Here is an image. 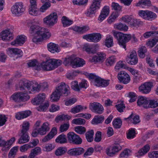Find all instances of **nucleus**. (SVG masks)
Here are the masks:
<instances>
[{
	"mask_svg": "<svg viewBox=\"0 0 158 158\" xmlns=\"http://www.w3.org/2000/svg\"><path fill=\"white\" fill-rule=\"evenodd\" d=\"M29 32L33 35L32 41L35 43L48 40L52 35L49 29L37 25L31 26L30 27Z\"/></svg>",
	"mask_w": 158,
	"mask_h": 158,
	"instance_id": "f257e3e1",
	"label": "nucleus"
},
{
	"mask_svg": "<svg viewBox=\"0 0 158 158\" xmlns=\"http://www.w3.org/2000/svg\"><path fill=\"white\" fill-rule=\"evenodd\" d=\"M48 84L44 82L39 85L35 81H29L28 80L20 81L17 85V87L20 90H25L27 92L31 93L34 91H38L41 87L43 89L47 88Z\"/></svg>",
	"mask_w": 158,
	"mask_h": 158,
	"instance_id": "f03ea898",
	"label": "nucleus"
},
{
	"mask_svg": "<svg viewBox=\"0 0 158 158\" xmlns=\"http://www.w3.org/2000/svg\"><path fill=\"white\" fill-rule=\"evenodd\" d=\"M69 86L64 82L59 83L56 87V89L50 96V100L52 102H56L59 100L61 96L70 93Z\"/></svg>",
	"mask_w": 158,
	"mask_h": 158,
	"instance_id": "7ed1b4c3",
	"label": "nucleus"
},
{
	"mask_svg": "<svg viewBox=\"0 0 158 158\" xmlns=\"http://www.w3.org/2000/svg\"><path fill=\"white\" fill-rule=\"evenodd\" d=\"M112 33L114 37L117 39L118 44L126 50H127L126 43L131 39L132 36L131 35L124 34L114 30L112 31Z\"/></svg>",
	"mask_w": 158,
	"mask_h": 158,
	"instance_id": "20e7f679",
	"label": "nucleus"
},
{
	"mask_svg": "<svg viewBox=\"0 0 158 158\" xmlns=\"http://www.w3.org/2000/svg\"><path fill=\"white\" fill-rule=\"evenodd\" d=\"M60 60L51 59L42 62L41 64L42 68L46 71H51L57 68L62 64Z\"/></svg>",
	"mask_w": 158,
	"mask_h": 158,
	"instance_id": "39448f33",
	"label": "nucleus"
},
{
	"mask_svg": "<svg viewBox=\"0 0 158 158\" xmlns=\"http://www.w3.org/2000/svg\"><path fill=\"white\" fill-rule=\"evenodd\" d=\"M50 125L48 122L44 123L41 125L40 127L37 129H35L32 131L31 135L32 137H35L39 134L43 135H45L47 132L50 129Z\"/></svg>",
	"mask_w": 158,
	"mask_h": 158,
	"instance_id": "423d86ee",
	"label": "nucleus"
},
{
	"mask_svg": "<svg viewBox=\"0 0 158 158\" xmlns=\"http://www.w3.org/2000/svg\"><path fill=\"white\" fill-rule=\"evenodd\" d=\"M58 21V16L56 13L53 12L44 19L43 22L45 24L52 26L57 23Z\"/></svg>",
	"mask_w": 158,
	"mask_h": 158,
	"instance_id": "0eeeda50",
	"label": "nucleus"
},
{
	"mask_svg": "<svg viewBox=\"0 0 158 158\" xmlns=\"http://www.w3.org/2000/svg\"><path fill=\"white\" fill-rule=\"evenodd\" d=\"M29 98L30 97L26 93L19 92L13 94L10 99L15 102H20L27 101Z\"/></svg>",
	"mask_w": 158,
	"mask_h": 158,
	"instance_id": "6e6552de",
	"label": "nucleus"
},
{
	"mask_svg": "<svg viewBox=\"0 0 158 158\" xmlns=\"http://www.w3.org/2000/svg\"><path fill=\"white\" fill-rule=\"evenodd\" d=\"M7 53L9 56L15 60L22 56L23 52L20 49L17 48H8L7 50Z\"/></svg>",
	"mask_w": 158,
	"mask_h": 158,
	"instance_id": "1a4fd4ad",
	"label": "nucleus"
},
{
	"mask_svg": "<svg viewBox=\"0 0 158 158\" xmlns=\"http://www.w3.org/2000/svg\"><path fill=\"white\" fill-rule=\"evenodd\" d=\"M69 141L76 144H80L82 142V139L80 136L73 132H69L67 135Z\"/></svg>",
	"mask_w": 158,
	"mask_h": 158,
	"instance_id": "9d476101",
	"label": "nucleus"
},
{
	"mask_svg": "<svg viewBox=\"0 0 158 158\" xmlns=\"http://www.w3.org/2000/svg\"><path fill=\"white\" fill-rule=\"evenodd\" d=\"M153 86V83L152 82H146L141 84L139 88V91L143 94H148L151 90Z\"/></svg>",
	"mask_w": 158,
	"mask_h": 158,
	"instance_id": "9b49d317",
	"label": "nucleus"
},
{
	"mask_svg": "<svg viewBox=\"0 0 158 158\" xmlns=\"http://www.w3.org/2000/svg\"><path fill=\"white\" fill-rule=\"evenodd\" d=\"M117 77L120 82L125 84L129 83L131 80L129 75L124 71H120L118 74Z\"/></svg>",
	"mask_w": 158,
	"mask_h": 158,
	"instance_id": "f8f14e48",
	"label": "nucleus"
},
{
	"mask_svg": "<svg viewBox=\"0 0 158 158\" xmlns=\"http://www.w3.org/2000/svg\"><path fill=\"white\" fill-rule=\"evenodd\" d=\"M89 108L92 111L97 114H101L103 112V106L100 103L97 102L90 103Z\"/></svg>",
	"mask_w": 158,
	"mask_h": 158,
	"instance_id": "ddd939ff",
	"label": "nucleus"
},
{
	"mask_svg": "<svg viewBox=\"0 0 158 158\" xmlns=\"http://www.w3.org/2000/svg\"><path fill=\"white\" fill-rule=\"evenodd\" d=\"M126 61L131 65H135L138 62V59L136 52L133 50L130 52L129 55L127 56Z\"/></svg>",
	"mask_w": 158,
	"mask_h": 158,
	"instance_id": "4468645a",
	"label": "nucleus"
},
{
	"mask_svg": "<svg viewBox=\"0 0 158 158\" xmlns=\"http://www.w3.org/2000/svg\"><path fill=\"white\" fill-rule=\"evenodd\" d=\"M139 15L143 19L148 20L151 19H155L157 17L156 14L149 10H140Z\"/></svg>",
	"mask_w": 158,
	"mask_h": 158,
	"instance_id": "2eb2a0df",
	"label": "nucleus"
},
{
	"mask_svg": "<svg viewBox=\"0 0 158 158\" xmlns=\"http://www.w3.org/2000/svg\"><path fill=\"white\" fill-rule=\"evenodd\" d=\"M13 38L10 30H5L0 33V40L7 42L12 40Z\"/></svg>",
	"mask_w": 158,
	"mask_h": 158,
	"instance_id": "dca6fc26",
	"label": "nucleus"
},
{
	"mask_svg": "<svg viewBox=\"0 0 158 158\" xmlns=\"http://www.w3.org/2000/svg\"><path fill=\"white\" fill-rule=\"evenodd\" d=\"M106 57V55L103 52H100L92 58H90L89 60L92 62H102Z\"/></svg>",
	"mask_w": 158,
	"mask_h": 158,
	"instance_id": "f3484780",
	"label": "nucleus"
},
{
	"mask_svg": "<svg viewBox=\"0 0 158 158\" xmlns=\"http://www.w3.org/2000/svg\"><path fill=\"white\" fill-rule=\"evenodd\" d=\"M149 100L145 97H139L137 100V105L145 108H149Z\"/></svg>",
	"mask_w": 158,
	"mask_h": 158,
	"instance_id": "a211bd4d",
	"label": "nucleus"
},
{
	"mask_svg": "<svg viewBox=\"0 0 158 158\" xmlns=\"http://www.w3.org/2000/svg\"><path fill=\"white\" fill-rule=\"evenodd\" d=\"M26 36L24 35L18 36L16 39L11 42V44L15 46L21 45L26 41Z\"/></svg>",
	"mask_w": 158,
	"mask_h": 158,
	"instance_id": "6ab92c4d",
	"label": "nucleus"
},
{
	"mask_svg": "<svg viewBox=\"0 0 158 158\" xmlns=\"http://www.w3.org/2000/svg\"><path fill=\"white\" fill-rule=\"evenodd\" d=\"M19 135L20 136V137L18 140V143L23 144L29 141L30 137L28 135V133L19 132Z\"/></svg>",
	"mask_w": 158,
	"mask_h": 158,
	"instance_id": "aec40b11",
	"label": "nucleus"
},
{
	"mask_svg": "<svg viewBox=\"0 0 158 158\" xmlns=\"http://www.w3.org/2000/svg\"><path fill=\"white\" fill-rule=\"evenodd\" d=\"M31 112L30 110H25L20 111L15 114V118L18 120H21L26 118L30 115Z\"/></svg>",
	"mask_w": 158,
	"mask_h": 158,
	"instance_id": "412c9836",
	"label": "nucleus"
},
{
	"mask_svg": "<svg viewBox=\"0 0 158 158\" xmlns=\"http://www.w3.org/2000/svg\"><path fill=\"white\" fill-rule=\"evenodd\" d=\"M45 98L44 94H39L36 97L32 99L31 102L33 105H37L43 102Z\"/></svg>",
	"mask_w": 158,
	"mask_h": 158,
	"instance_id": "4be33fe9",
	"label": "nucleus"
},
{
	"mask_svg": "<svg viewBox=\"0 0 158 158\" xmlns=\"http://www.w3.org/2000/svg\"><path fill=\"white\" fill-rule=\"evenodd\" d=\"M84 151V149L81 148H76L70 149L68 153L71 156H78L82 154Z\"/></svg>",
	"mask_w": 158,
	"mask_h": 158,
	"instance_id": "5701e85b",
	"label": "nucleus"
},
{
	"mask_svg": "<svg viewBox=\"0 0 158 158\" xmlns=\"http://www.w3.org/2000/svg\"><path fill=\"white\" fill-rule=\"evenodd\" d=\"M89 77L91 79V82L94 85L98 87L101 86L102 79L93 74H90Z\"/></svg>",
	"mask_w": 158,
	"mask_h": 158,
	"instance_id": "b1692460",
	"label": "nucleus"
},
{
	"mask_svg": "<svg viewBox=\"0 0 158 158\" xmlns=\"http://www.w3.org/2000/svg\"><path fill=\"white\" fill-rule=\"evenodd\" d=\"M75 57L76 56L74 55L67 56L63 59V63L66 66L70 64L73 67V64L74 63Z\"/></svg>",
	"mask_w": 158,
	"mask_h": 158,
	"instance_id": "393cba45",
	"label": "nucleus"
},
{
	"mask_svg": "<svg viewBox=\"0 0 158 158\" xmlns=\"http://www.w3.org/2000/svg\"><path fill=\"white\" fill-rule=\"evenodd\" d=\"M48 50L52 53L59 52L60 51V49L58 45L53 43H50L47 45Z\"/></svg>",
	"mask_w": 158,
	"mask_h": 158,
	"instance_id": "a878e982",
	"label": "nucleus"
},
{
	"mask_svg": "<svg viewBox=\"0 0 158 158\" xmlns=\"http://www.w3.org/2000/svg\"><path fill=\"white\" fill-rule=\"evenodd\" d=\"M150 146L148 144L145 145L142 148L140 149L137 152V156L138 157L144 155L150 150Z\"/></svg>",
	"mask_w": 158,
	"mask_h": 158,
	"instance_id": "bb28decb",
	"label": "nucleus"
},
{
	"mask_svg": "<svg viewBox=\"0 0 158 158\" xmlns=\"http://www.w3.org/2000/svg\"><path fill=\"white\" fill-rule=\"evenodd\" d=\"M85 64V62L83 59L75 57L74 63L73 64V68H76L82 67Z\"/></svg>",
	"mask_w": 158,
	"mask_h": 158,
	"instance_id": "cd10ccee",
	"label": "nucleus"
},
{
	"mask_svg": "<svg viewBox=\"0 0 158 158\" xmlns=\"http://www.w3.org/2000/svg\"><path fill=\"white\" fill-rule=\"evenodd\" d=\"M73 30L79 33H84L89 30V27L88 25H85L82 27L75 26L72 28Z\"/></svg>",
	"mask_w": 158,
	"mask_h": 158,
	"instance_id": "c85d7f7f",
	"label": "nucleus"
},
{
	"mask_svg": "<svg viewBox=\"0 0 158 158\" xmlns=\"http://www.w3.org/2000/svg\"><path fill=\"white\" fill-rule=\"evenodd\" d=\"M114 27L115 29L124 32L127 31L128 29V27L127 25L121 23L114 24Z\"/></svg>",
	"mask_w": 158,
	"mask_h": 158,
	"instance_id": "c756f323",
	"label": "nucleus"
},
{
	"mask_svg": "<svg viewBox=\"0 0 158 158\" xmlns=\"http://www.w3.org/2000/svg\"><path fill=\"white\" fill-rule=\"evenodd\" d=\"M120 15L119 10H114L107 19L108 23L110 24L114 22Z\"/></svg>",
	"mask_w": 158,
	"mask_h": 158,
	"instance_id": "7c9ffc66",
	"label": "nucleus"
},
{
	"mask_svg": "<svg viewBox=\"0 0 158 158\" xmlns=\"http://www.w3.org/2000/svg\"><path fill=\"white\" fill-rule=\"evenodd\" d=\"M61 22L63 26L64 27L69 26L73 23L72 20L65 16H63L62 17Z\"/></svg>",
	"mask_w": 158,
	"mask_h": 158,
	"instance_id": "2f4dec72",
	"label": "nucleus"
},
{
	"mask_svg": "<svg viewBox=\"0 0 158 158\" xmlns=\"http://www.w3.org/2000/svg\"><path fill=\"white\" fill-rule=\"evenodd\" d=\"M116 61L115 56H112L108 57L105 61L106 65L108 67H110L114 64Z\"/></svg>",
	"mask_w": 158,
	"mask_h": 158,
	"instance_id": "473e14b6",
	"label": "nucleus"
},
{
	"mask_svg": "<svg viewBox=\"0 0 158 158\" xmlns=\"http://www.w3.org/2000/svg\"><path fill=\"white\" fill-rule=\"evenodd\" d=\"M125 120H128L130 121L133 123L136 124L139 123L140 120L139 117L138 115H135L132 114L129 117L127 118H124Z\"/></svg>",
	"mask_w": 158,
	"mask_h": 158,
	"instance_id": "72a5a7b5",
	"label": "nucleus"
},
{
	"mask_svg": "<svg viewBox=\"0 0 158 158\" xmlns=\"http://www.w3.org/2000/svg\"><path fill=\"white\" fill-rule=\"evenodd\" d=\"M71 118V117L68 114H62L58 115L55 118V121L57 123L64 120H69Z\"/></svg>",
	"mask_w": 158,
	"mask_h": 158,
	"instance_id": "f704fd0d",
	"label": "nucleus"
},
{
	"mask_svg": "<svg viewBox=\"0 0 158 158\" xmlns=\"http://www.w3.org/2000/svg\"><path fill=\"white\" fill-rule=\"evenodd\" d=\"M151 4V2L149 0H141L136 4V6L142 8L148 7Z\"/></svg>",
	"mask_w": 158,
	"mask_h": 158,
	"instance_id": "c9c22d12",
	"label": "nucleus"
},
{
	"mask_svg": "<svg viewBox=\"0 0 158 158\" xmlns=\"http://www.w3.org/2000/svg\"><path fill=\"white\" fill-rule=\"evenodd\" d=\"M104 117L102 115L95 116L92 120L91 123L93 124L96 125L102 123L104 120Z\"/></svg>",
	"mask_w": 158,
	"mask_h": 158,
	"instance_id": "e433bc0d",
	"label": "nucleus"
},
{
	"mask_svg": "<svg viewBox=\"0 0 158 158\" xmlns=\"http://www.w3.org/2000/svg\"><path fill=\"white\" fill-rule=\"evenodd\" d=\"M55 141L57 143L63 144L67 143V141L66 135L62 134L56 138Z\"/></svg>",
	"mask_w": 158,
	"mask_h": 158,
	"instance_id": "4c0bfd02",
	"label": "nucleus"
},
{
	"mask_svg": "<svg viewBox=\"0 0 158 158\" xmlns=\"http://www.w3.org/2000/svg\"><path fill=\"white\" fill-rule=\"evenodd\" d=\"M87 108L86 106L83 107L81 105H78L72 108L70 112L72 113L75 114L82 111L84 109H86Z\"/></svg>",
	"mask_w": 158,
	"mask_h": 158,
	"instance_id": "58836bf2",
	"label": "nucleus"
},
{
	"mask_svg": "<svg viewBox=\"0 0 158 158\" xmlns=\"http://www.w3.org/2000/svg\"><path fill=\"white\" fill-rule=\"evenodd\" d=\"M19 148L18 146H16L12 148L8 153V158H15Z\"/></svg>",
	"mask_w": 158,
	"mask_h": 158,
	"instance_id": "ea45409f",
	"label": "nucleus"
},
{
	"mask_svg": "<svg viewBox=\"0 0 158 158\" xmlns=\"http://www.w3.org/2000/svg\"><path fill=\"white\" fill-rule=\"evenodd\" d=\"M105 44L108 48L112 47L113 45V38L112 36L108 35L105 40Z\"/></svg>",
	"mask_w": 158,
	"mask_h": 158,
	"instance_id": "a19ab883",
	"label": "nucleus"
},
{
	"mask_svg": "<svg viewBox=\"0 0 158 158\" xmlns=\"http://www.w3.org/2000/svg\"><path fill=\"white\" fill-rule=\"evenodd\" d=\"M55 145L52 143H47L43 147V151L47 152H50L55 148Z\"/></svg>",
	"mask_w": 158,
	"mask_h": 158,
	"instance_id": "79ce46f5",
	"label": "nucleus"
},
{
	"mask_svg": "<svg viewBox=\"0 0 158 158\" xmlns=\"http://www.w3.org/2000/svg\"><path fill=\"white\" fill-rule=\"evenodd\" d=\"M30 124L29 122L25 121L23 122L21 125V129L19 132L27 133L29 129Z\"/></svg>",
	"mask_w": 158,
	"mask_h": 158,
	"instance_id": "37998d69",
	"label": "nucleus"
},
{
	"mask_svg": "<svg viewBox=\"0 0 158 158\" xmlns=\"http://www.w3.org/2000/svg\"><path fill=\"white\" fill-rule=\"evenodd\" d=\"M82 49L83 51H86L88 53H93L96 51V50H94L92 46L87 44L84 45Z\"/></svg>",
	"mask_w": 158,
	"mask_h": 158,
	"instance_id": "c03bdc74",
	"label": "nucleus"
},
{
	"mask_svg": "<svg viewBox=\"0 0 158 158\" xmlns=\"http://www.w3.org/2000/svg\"><path fill=\"white\" fill-rule=\"evenodd\" d=\"M100 0H94L90 6L91 10H97L100 8Z\"/></svg>",
	"mask_w": 158,
	"mask_h": 158,
	"instance_id": "a18cd8bd",
	"label": "nucleus"
},
{
	"mask_svg": "<svg viewBox=\"0 0 158 158\" xmlns=\"http://www.w3.org/2000/svg\"><path fill=\"white\" fill-rule=\"evenodd\" d=\"M158 42V37H156L149 40L147 42L146 44L148 46L152 48Z\"/></svg>",
	"mask_w": 158,
	"mask_h": 158,
	"instance_id": "49530a36",
	"label": "nucleus"
},
{
	"mask_svg": "<svg viewBox=\"0 0 158 158\" xmlns=\"http://www.w3.org/2000/svg\"><path fill=\"white\" fill-rule=\"evenodd\" d=\"M85 135L86 138L89 142H91L93 140L94 131L93 130H91L88 131L86 132Z\"/></svg>",
	"mask_w": 158,
	"mask_h": 158,
	"instance_id": "de8ad7c7",
	"label": "nucleus"
},
{
	"mask_svg": "<svg viewBox=\"0 0 158 158\" xmlns=\"http://www.w3.org/2000/svg\"><path fill=\"white\" fill-rule=\"evenodd\" d=\"M109 13V10H102L98 20L100 22H102L108 15Z\"/></svg>",
	"mask_w": 158,
	"mask_h": 158,
	"instance_id": "09e8293b",
	"label": "nucleus"
},
{
	"mask_svg": "<svg viewBox=\"0 0 158 158\" xmlns=\"http://www.w3.org/2000/svg\"><path fill=\"white\" fill-rule=\"evenodd\" d=\"M23 9V5L22 2H15L11 7V10H21Z\"/></svg>",
	"mask_w": 158,
	"mask_h": 158,
	"instance_id": "8fccbe9b",
	"label": "nucleus"
},
{
	"mask_svg": "<svg viewBox=\"0 0 158 158\" xmlns=\"http://www.w3.org/2000/svg\"><path fill=\"white\" fill-rule=\"evenodd\" d=\"M85 120L83 118H78L73 119L72 123L77 125H84L85 124Z\"/></svg>",
	"mask_w": 158,
	"mask_h": 158,
	"instance_id": "3c124183",
	"label": "nucleus"
},
{
	"mask_svg": "<svg viewBox=\"0 0 158 158\" xmlns=\"http://www.w3.org/2000/svg\"><path fill=\"white\" fill-rule=\"evenodd\" d=\"M74 131L77 134L82 135L85 133L86 129L84 127L81 126H77L74 127Z\"/></svg>",
	"mask_w": 158,
	"mask_h": 158,
	"instance_id": "603ef678",
	"label": "nucleus"
},
{
	"mask_svg": "<svg viewBox=\"0 0 158 158\" xmlns=\"http://www.w3.org/2000/svg\"><path fill=\"white\" fill-rule=\"evenodd\" d=\"M147 50L146 47L143 46L140 48L138 51V55L140 58H143L145 56V53L147 52Z\"/></svg>",
	"mask_w": 158,
	"mask_h": 158,
	"instance_id": "864d4df0",
	"label": "nucleus"
},
{
	"mask_svg": "<svg viewBox=\"0 0 158 158\" xmlns=\"http://www.w3.org/2000/svg\"><path fill=\"white\" fill-rule=\"evenodd\" d=\"M122 68L127 69V68L125 67V65L123 62L121 61H119L116 64L114 67V69L115 71L118 72Z\"/></svg>",
	"mask_w": 158,
	"mask_h": 158,
	"instance_id": "5fc2aeb1",
	"label": "nucleus"
},
{
	"mask_svg": "<svg viewBox=\"0 0 158 158\" xmlns=\"http://www.w3.org/2000/svg\"><path fill=\"white\" fill-rule=\"evenodd\" d=\"M149 108H155L158 106V99L149 100Z\"/></svg>",
	"mask_w": 158,
	"mask_h": 158,
	"instance_id": "6e6d98bb",
	"label": "nucleus"
},
{
	"mask_svg": "<svg viewBox=\"0 0 158 158\" xmlns=\"http://www.w3.org/2000/svg\"><path fill=\"white\" fill-rule=\"evenodd\" d=\"M66 149L63 147H59L55 151V154L57 156L64 155L66 152Z\"/></svg>",
	"mask_w": 158,
	"mask_h": 158,
	"instance_id": "4d7b16f0",
	"label": "nucleus"
},
{
	"mask_svg": "<svg viewBox=\"0 0 158 158\" xmlns=\"http://www.w3.org/2000/svg\"><path fill=\"white\" fill-rule=\"evenodd\" d=\"M135 134L136 132L134 129H130L127 134V138L128 139H132L135 137Z\"/></svg>",
	"mask_w": 158,
	"mask_h": 158,
	"instance_id": "13d9d810",
	"label": "nucleus"
},
{
	"mask_svg": "<svg viewBox=\"0 0 158 158\" xmlns=\"http://www.w3.org/2000/svg\"><path fill=\"white\" fill-rule=\"evenodd\" d=\"M93 42L94 43L98 42L100 41L102 38V35L98 33H93Z\"/></svg>",
	"mask_w": 158,
	"mask_h": 158,
	"instance_id": "bf43d9fd",
	"label": "nucleus"
},
{
	"mask_svg": "<svg viewBox=\"0 0 158 158\" xmlns=\"http://www.w3.org/2000/svg\"><path fill=\"white\" fill-rule=\"evenodd\" d=\"M131 151L128 149H125L122 151L119 155L120 158H127L130 155Z\"/></svg>",
	"mask_w": 158,
	"mask_h": 158,
	"instance_id": "052dcab7",
	"label": "nucleus"
},
{
	"mask_svg": "<svg viewBox=\"0 0 158 158\" xmlns=\"http://www.w3.org/2000/svg\"><path fill=\"white\" fill-rule=\"evenodd\" d=\"M122 124V122L119 118H116L113 122V125L114 127L119 128L120 127Z\"/></svg>",
	"mask_w": 158,
	"mask_h": 158,
	"instance_id": "680f3d73",
	"label": "nucleus"
},
{
	"mask_svg": "<svg viewBox=\"0 0 158 158\" xmlns=\"http://www.w3.org/2000/svg\"><path fill=\"white\" fill-rule=\"evenodd\" d=\"M33 148L28 143L25 144L21 146L19 148V150L21 152H27L30 148Z\"/></svg>",
	"mask_w": 158,
	"mask_h": 158,
	"instance_id": "e2e57ef3",
	"label": "nucleus"
},
{
	"mask_svg": "<svg viewBox=\"0 0 158 158\" xmlns=\"http://www.w3.org/2000/svg\"><path fill=\"white\" fill-rule=\"evenodd\" d=\"M143 24V23L139 19L135 18L131 27L133 28L137 27Z\"/></svg>",
	"mask_w": 158,
	"mask_h": 158,
	"instance_id": "0e129e2a",
	"label": "nucleus"
},
{
	"mask_svg": "<svg viewBox=\"0 0 158 158\" xmlns=\"http://www.w3.org/2000/svg\"><path fill=\"white\" fill-rule=\"evenodd\" d=\"M70 126L69 123H64L60 125L59 128V131L61 132L66 131L69 129Z\"/></svg>",
	"mask_w": 158,
	"mask_h": 158,
	"instance_id": "69168bd1",
	"label": "nucleus"
},
{
	"mask_svg": "<svg viewBox=\"0 0 158 158\" xmlns=\"http://www.w3.org/2000/svg\"><path fill=\"white\" fill-rule=\"evenodd\" d=\"M41 152V149L40 147H37L32 149L30 153L35 156L37 155L40 153Z\"/></svg>",
	"mask_w": 158,
	"mask_h": 158,
	"instance_id": "338daca9",
	"label": "nucleus"
},
{
	"mask_svg": "<svg viewBox=\"0 0 158 158\" xmlns=\"http://www.w3.org/2000/svg\"><path fill=\"white\" fill-rule=\"evenodd\" d=\"M71 87L74 90L79 91L80 90V87L79 86L77 81H75L71 83Z\"/></svg>",
	"mask_w": 158,
	"mask_h": 158,
	"instance_id": "774afa93",
	"label": "nucleus"
}]
</instances>
